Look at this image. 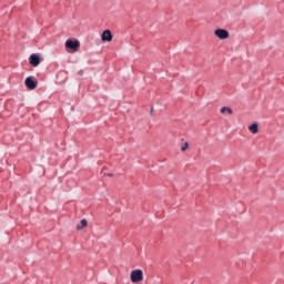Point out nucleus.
Instances as JSON below:
<instances>
[{"label":"nucleus","mask_w":284,"mask_h":284,"mask_svg":"<svg viewBox=\"0 0 284 284\" xmlns=\"http://www.w3.org/2000/svg\"><path fill=\"white\" fill-rule=\"evenodd\" d=\"M214 34L217 37V39H221V41H225V39H230V31L225 29H216L214 31Z\"/></svg>","instance_id":"3"},{"label":"nucleus","mask_w":284,"mask_h":284,"mask_svg":"<svg viewBox=\"0 0 284 284\" xmlns=\"http://www.w3.org/2000/svg\"><path fill=\"white\" fill-rule=\"evenodd\" d=\"M85 227H88V220L82 219V220L80 221V224L77 225V230H78V231H81V230H83V229H85Z\"/></svg>","instance_id":"9"},{"label":"nucleus","mask_w":284,"mask_h":284,"mask_svg":"<svg viewBox=\"0 0 284 284\" xmlns=\"http://www.w3.org/2000/svg\"><path fill=\"white\" fill-rule=\"evenodd\" d=\"M29 63L33 68H37L41 63V58L37 53H33L29 57Z\"/></svg>","instance_id":"5"},{"label":"nucleus","mask_w":284,"mask_h":284,"mask_svg":"<svg viewBox=\"0 0 284 284\" xmlns=\"http://www.w3.org/2000/svg\"><path fill=\"white\" fill-rule=\"evenodd\" d=\"M65 48L68 50H72L73 52H79V48H81V42H79V40H67Z\"/></svg>","instance_id":"2"},{"label":"nucleus","mask_w":284,"mask_h":284,"mask_svg":"<svg viewBox=\"0 0 284 284\" xmlns=\"http://www.w3.org/2000/svg\"><path fill=\"white\" fill-rule=\"evenodd\" d=\"M24 85L28 90H37L38 82L33 77H28L24 80Z\"/></svg>","instance_id":"4"},{"label":"nucleus","mask_w":284,"mask_h":284,"mask_svg":"<svg viewBox=\"0 0 284 284\" xmlns=\"http://www.w3.org/2000/svg\"><path fill=\"white\" fill-rule=\"evenodd\" d=\"M187 148H190V144L187 142H184V144L181 146V152H186Z\"/></svg>","instance_id":"10"},{"label":"nucleus","mask_w":284,"mask_h":284,"mask_svg":"<svg viewBox=\"0 0 284 284\" xmlns=\"http://www.w3.org/2000/svg\"><path fill=\"white\" fill-rule=\"evenodd\" d=\"M130 280L133 284L143 283V270L136 268L131 271Z\"/></svg>","instance_id":"1"},{"label":"nucleus","mask_w":284,"mask_h":284,"mask_svg":"<svg viewBox=\"0 0 284 284\" xmlns=\"http://www.w3.org/2000/svg\"><path fill=\"white\" fill-rule=\"evenodd\" d=\"M248 132H251V134H258V123L248 125Z\"/></svg>","instance_id":"8"},{"label":"nucleus","mask_w":284,"mask_h":284,"mask_svg":"<svg viewBox=\"0 0 284 284\" xmlns=\"http://www.w3.org/2000/svg\"><path fill=\"white\" fill-rule=\"evenodd\" d=\"M108 176H113L112 173H109Z\"/></svg>","instance_id":"11"},{"label":"nucleus","mask_w":284,"mask_h":284,"mask_svg":"<svg viewBox=\"0 0 284 284\" xmlns=\"http://www.w3.org/2000/svg\"><path fill=\"white\" fill-rule=\"evenodd\" d=\"M113 36H112V31H110L109 29L104 30L101 34V41H112Z\"/></svg>","instance_id":"6"},{"label":"nucleus","mask_w":284,"mask_h":284,"mask_svg":"<svg viewBox=\"0 0 284 284\" xmlns=\"http://www.w3.org/2000/svg\"><path fill=\"white\" fill-rule=\"evenodd\" d=\"M220 112H221V114H229L230 116H232V114H234V111L230 106H222Z\"/></svg>","instance_id":"7"}]
</instances>
